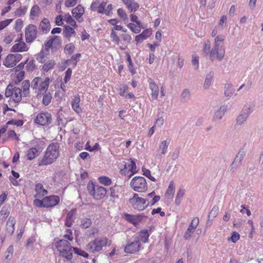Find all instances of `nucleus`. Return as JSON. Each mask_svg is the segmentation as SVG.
<instances>
[{
  "mask_svg": "<svg viewBox=\"0 0 263 263\" xmlns=\"http://www.w3.org/2000/svg\"><path fill=\"white\" fill-rule=\"evenodd\" d=\"M50 23L49 20L44 18L40 23L39 25V29L44 33H47L50 29Z\"/></svg>",
  "mask_w": 263,
  "mask_h": 263,
  "instance_id": "obj_18",
  "label": "nucleus"
},
{
  "mask_svg": "<svg viewBox=\"0 0 263 263\" xmlns=\"http://www.w3.org/2000/svg\"><path fill=\"white\" fill-rule=\"evenodd\" d=\"M76 34V32L72 27L69 26H66L64 27L63 35L64 36L68 39L69 41L72 36H75Z\"/></svg>",
  "mask_w": 263,
  "mask_h": 263,
  "instance_id": "obj_25",
  "label": "nucleus"
},
{
  "mask_svg": "<svg viewBox=\"0 0 263 263\" xmlns=\"http://www.w3.org/2000/svg\"><path fill=\"white\" fill-rule=\"evenodd\" d=\"M92 224L91 219L88 218H84L82 219L81 222V227L83 229H87L89 228Z\"/></svg>",
  "mask_w": 263,
  "mask_h": 263,
  "instance_id": "obj_38",
  "label": "nucleus"
},
{
  "mask_svg": "<svg viewBox=\"0 0 263 263\" xmlns=\"http://www.w3.org/2000/svg\"><path fill=\"white\" fill-rule=\"evenodd\" d=\"M35 68V61L33 60L30 61L26 66V68L29 71H32Z\"/></svg>",
  "mask_w": 263,
  "mask_h": 263,
  "instance_id": "obj_60",
  "label": "nucleus"
},
{
  "mask_svg": "<svg viewBox=\"0 0 263 263\" xmlns=\"http://www.w3.org/2000/svg\"><path fill=\"white\" fill-rule=\"evenodd\" d=\"M255 106V105L254 102H249L243 106L241 111L249 116V115L254 110Z\"/></svg>",
  "mask_w": 263,
  "mask_h": 263,
  "instance_id": "obj_26",
  "label": "nucleus"
},
{
  "mask_svg": "<svg viewBox=\"0 0 263 263\" xmlns=\"http://www.w3.org/2000/svg\"><path fill=\"white\" fill-rule=\"evenodd\" d=\"M15 220L13 217H10L6 223V228L7 232L11 234H13L14 231Z\"/></svg>",
  "mask_w": 263,
  "mask_h": 263,
  "instance_id": "obj_29",
  "label": "nucleus"
},
{
  "mask_svg": "<svg viewBox=\"0 0 263 263\" xmlns=\"http://www.w3.org/2000/svg\"><path fill=\"white\" fill-rule=\"evenodd\" d=\"M127 27L130 29V30L135 33H138L141 31L140 26H136L133 23H129L127 25Z\"/></svg>",
  "mask_w": 263,
  "mask_h": 263,
  "instance_id": "obj_48",
  "label": "nucleus"
},
{
  "mask_svg": "<svg viewBox=\"0 0 263 263\" xmlns=\"http://www.w3.org/2000/svg\"><path fill=\"white\" fill-rule=\"evenodd\" d=\"M76 213V210L75 209L71 210L67 213L66 218L69 220H73L74 221Z\"/></svg>",
  "mask_w": 263,
  "mask_h": 263,
  "instance_id": "obj_62",
  "label": "nucleus"
},
{
  "mask_svg": "<svg viewBox=\"0 0 263 263\" xmlns=\"http://www.w3.org/2000/svg\"><path fill=\"white\" fill-rule=\"evenodd\" d=\"M249 117L248 115L243 112L242 111H240V114L237 117L236 119V123L238 125H241L243 124Z\"/></svg>",
  "mask_w": 263,
  "mask_h": 263,
  "instance_id": "obj_31",
  "label": "nucleus"
},
{
  "mask_svg": "<svg viewBox=\"0 0 263 263\" xmlns=\"http://www.w3.org/2000/svg\"><path fill=\"white\" fill-rule=\"evenodd\" d=\"M13 86L10 84H9L6 88V90H5V96L7 97V98H8V97H11V96L13 95Z\"/></svg>",
  "mask_w": 263,
  "mask_h": 263,
  "instance_id": "obj_49",
  "label": "nucleus"
},
{
  "mask_svg": "<svg viewBox=\"0 0 263 263\" xmlns=\"http://www.w3.org/2000/svg\"><path fill=\"white\" fill-rule=\"evenodd\" d=\"M99 182L104 185L108 186L111 184V180L107 176H101L98 178Z\"/></svg>",
  "mask_w": 263,
  "mask_h": 263,
  "instance_id": "obj_39",
  "label": "nucleus"
},
{
  "mask_svg": "<svg viewBox=\"0 0 263 263\" xmlns=\"http://www.w3.org/2000/svg\"><path fill=\"white\" fill-rule=\"evenodd\" d=\"M37 27L33 24L29 25L25 29L26 41L28 43H31L36 37Z\"/></svg>",
  "mask_w": 263,
  "mask_h": 263,
  "instance_id": "obj_8",
  "label": "nucleus"
},
{
  "mask_svg": "<svg viewBox=\"0 0 263 263\" xmlns=\"http://www.w3.org/2000/svg\"><path fill=\"white\" fill-rule=\"evenodd\" d=\"M13 253V247L12 245H10L8 247L6 253L7 254L6 255V259H10L11 258V257L12 256Z\"/></svg>",
  "mask_w": 263,
  "mask_h": 263,
  "instance_id": "obj_54",
  "label": "nucleus"
},
{
  "mask_svg": "<svg viewBox=\"0 0 263 263\" xmlns=\"http://www.w3.org/2000/svg\"><path fill=\"white\" fill-rule=\"evenodd\" d=\"M224 49H221L214 46L210 52V58L211 61H214L216 58L219 61H221L224 57Z\"/></svg>",
  "mask_w": 263,
  "mask_h": 263,
  "instance_id": "obj_11",
  "label": "nucleus"
},
{
  "mask_svg": "<svg viewBox=\"0 0 263 263\" xmlns=\"http://www.w3.org/2000/svg\"><path fill=\"white\" fill-rule=\"evenodd\" d=\"M151 34V33L148 30H145L141 33L136 36L135 41H136L137 43H141L144 40H145Z\"/></svg>",
  "mask_w": 263,
  "mask_h": 263,
  "instance_id": "obj_28",
  "label": "nucleus"
},
{
  "mask_svg": "<svg viewBox=\"0 0 263 263\" xmlns=\"http://www.w3.org/2000/svg\"><path fill=\"white\" fill-rule=\"evenodd\" d=\"M38 150L36 148L33 147L30 148L27 152V158L31 160L38 156Z\"/></svg>",
  "mask_w": 263,
  "mask_h": 263,
  "instance_id": "obj_34",
  "label": "nucleus"
},
{
  "mask_svg": "<svg viewBox=\"0 0 263 263\" xmlns=\"http://www.w3.org/2000/svg\"><path fill=\"white\" fill-rule=\"evenodd\" d=\"M149 87L152 90V97L153 99L156 100L158 98L159 88L155 82L151 78L148 79Z\"/></svg>",
  "mask_w": 263,
  "mask_h": 263,
  "instance_id": "obj_16",
  "label": "nucleus"
},
{
  "mask_svg": "<svg viewBox=\"0 0 263 263\" xmlns=\"http://www.w3.org/2000/svg\"><path fill=\"white\" fill-rule=\"evenodd\" d=\"M84 13V8L81 5L78 6L72 10L73 16L79 22H81V21L79 20V19L81 17Z\"/></svg>",
  "mask_w": 263,
  "mask_h": 263,
  "instance_id": "obj_22",
  "label": "nucleus"
},
{
  "mask_svg": "<svg viewBox=\"0 0 263 263\" xmlns=\"http://www.w3.org/2000/svg\"><path fill=\"white\" fill-rule=\"evenodd\" d=\"M56 246L61 255L68 261H70L72 258V249L76 254L80 256L85 258L88 257V254L87 252L79 248L72 247L66 239L60 240L57 242Z\"/></svg>",
  "mask_w": 263,
  "mask_h": 263,
  "instance_id": "obj_1",
  "label": "nucleus"
},
{
  "mask_svg": "<svg viewBox=\"0 0 263 263\" xmlns=\"http://www.w3.org/2000/svg\"><path fill=\"white\" fill-rule=\"evenodd\" d=\"M129 203L134 209L138 211H142L147 207L145 200L139 197L137 193H134L133 197L129 199Z\"/></svg>",
  "mask_w": 263,
  "mask_h": 263,
  "instance_id": "obj_6",
  "label": "nucleus"
},
{
  "mask_svg": "<svg viewBox=\"0 0 263 263\" xmlns=\"http://www.w3.org/2000/svg\"><path fill=\"white\" fill-rule=\"evenodd\" d=\"M59 145L57 143L50 144L45 152L44 157L39 160V165H47L54 162L59 156Z\"/></svg>",
  "mask_w": 263,
  "mask_h": 263,
  "instance_id": "obj_2",
  "label": "nucleus"
},
{
  "mask_svg": "<svg viewBox=\"0 0 263 263\" xmlns=\"http://www.w3.org/2000/svg\"><path fill=\"white\" fill-rule=\"evenodd\" d=\"M228 110V105L223 104L221 105L215 112L212 120L213 121H218L221 120L224 117L226 112Z\"/></svg>",
  "mask_w": 263,
  "mask_h": 263,
  "instance_id": "obj_13",
  "label": "nucleus"
},
{
  "mask_svg": "<svg viewBox=\"0 0 263 263\" xmlns=\"http://www.w3.org/2000/svg\"><path fill=\"white\" fill-rule=\"evenodd\" d=\"M41 79L40 78H35L31 82V86L33 89H36L39 87V83L40 82Z\"/></svg>",
  "mask_w": 263,
  "mask_h": 263,
  "instance_id": "obj_64",
  "label": "nucleus"
},
{
  "mask_svg": "<svg viewBox=\"0 0 263 263\" xmlns=\"http://www.w3.org/2000/svg\"><path fill=\"white\" fill-rule=\"evenodd\" d=\"M224 41V37L223 36L219 35H217L215 39L214 46L216 47H218L222 49V46L221 44H222Z\"/></svg>",
  "mask_w": 263,
  "mask_h": 263,
  "instance_id": "obj_41",
  "label": "nucleus"
},
{
  "mask_svg": "<svg viewBox=\"0 0 263 263\" xmlns=\"http://www.w3.org/2000/svg\"><path fill=\"white\" fill-rule=\"evenodd\" d=\"M35 187V191L36 192L40 193L42 191L44 195L47 194V191L44 189L43 185L41 183L36 184Z\"/></svg>",
  "mask_w": 263,
  "mask_h": 263,
  "instance_id": "obj_57",
  "label": "nucleus"
},
{
  "mask_svg": "<svg viewBox=\"0 0 263 263\" xmlns=\"http://www.w3.org/2000/svg\"><path fill=\"white\" fill-rule=\"evenodd\" d=\"M130 12L136 11L139 7V4L134 0H122Z\"/></svg>",
  "mask_w": 263,
  "mask_h": 263,
  "instance_id": "obj_17",
  "label": "nucleus"
},
{
  "mask_svg": "<svg viewBox=\"0 0 263 263\" xmlns=\"http://www.w3.org/2000/svg\"><path fill=\"white\" fill-rule=\"evenodd\" d=\"M175 193V187L173 181H171L166 190V195L173 196Z\"/></svg>",
  "mask_w": 263,
  "mask_h": 263,
  "instance_id": "obj_50",
  "label": "nucleus"
},
{
  "mask_svg": "<svg viewBox=\"0 0 263 263\" xmlns=\"http://www.w3.org/2000/svg\"><path fill=\"white\" fill-rule=\"evenodd\" d=\"M234 90L231 84H226L224 86V95L231 97L234 93Z\"/></svg>",
  "mask_w": 263,
  "mask_h": 263,
  "instance_id": "obj_37",
  "label": "nucleus"
},
{
  "mask_svg": "<svg viewBox=\"0 0 263 263\" xmlns=\"http://www.w3.org/2000/svg\"><path fill=\"white\" fill-rule=\"evenodd\" d=\"M246 154V151L245 149L243 147L241 148L231 165V170H235L240 166Z\"/></svg>",
  "mask_w": 263,
  "mask_h": 263,
  "instance_id": "obj_9",
  "label": "nucleus"
},
{
  "mask_svg": "<svg viewBox=\"0 0 263 263\" xmlns=\"http://www.w3.org/2000/svg\"><path fill=\"white\" fill-rule=\"evenodd\" d=\"M213 77H214L213 71H210L209 73L206 74L204 81V83L203 85V88L204 89H207L210 87V86L212 84Z\"/></svg>",
  "mask_w": 263,
  "mask_h": 263,
  "instance_id": "obj_24",
  "label": "nucleus"
},
{
  "mask_svg": "<svg viewBox=\"0 0 263 263\" xmlns=\"http://www.w3.org/2000/svg\"><path fill=\"white\" fill-rule=\"evenodd\" d=\"M53 47L52 48V50L54 48L58 49L60 48L61 46V37L59 36H53Z\"/></svg>",
  "mask_w": 263,
  "mask_h": 263,
  "instance_id": "obj_42",
  "label": "nucleus"
},
{
  "mask_svg": "<svg viewBox=\"0 0 263 263\" xmlns=\"http://www.w3.org/2000/svg\"><path fill=\"white\" fill-rule=\"evenodd\" d=\"M28 48L26 44L23 42H20L14 45L11 49V52H23L27 51Z\"/></svg>",
  "mask_w": 263,
  "mask_h": 263,
  "instance_id": "obj_20",
  "label": "nucleus"
},
{
  "mask_svg": "<svg viewBox=\"0 0 263 263\" xmlns=\"http://www.w3.org/2000/svg\"><path fill=\"white\" fill-rule=\"evenodd\" d=\"M106 237H98L89 242L86 246V250L91 253H95L102 250L103 247L107 245Z\"/></svg>",
  "mask_w": 263,
  "mask_h": 263,
  "instance_id": "obj_3",
  "label": "nucleus"
},
{
  "mask_svg": "<svg viewBox=\"0 0 263 263\" xmlns=\"http://www.w3.org/2000/svg\"><path fill=\"white\" fill-rule=\"evenodd\" d=\"M60 202V198L58 196L52 195L44 198V208H51Z\"/></svg>",
  "mask_w": 263,
  "mask_h": 263,
  "instance_id": "obj_14",
  "label": "nucleus"
},
{
  "mask_svg": "<svg viewBox=\"0 0 263 263\" xmlns=\"http://www.w3.org/2000/svg\"><path fill=\"white\" fill-rule=\"evenodd\" d=\"M127 171L131 172L130 174L128 176V178H130L134 174L137 172L136 163L132 159L128 160L125 162L124 168L121 171L122 174H125V172Z\"/></svg>",
  "mask_w": 263,
  "mask_h": 263,
  "instance_id": "obj_12",
  "label": "nucleus"
},
{
  "mask_svg": "<svg viewBox=\"0 0 263 263\" xmlns=\"http://www.w3.org/2000/svg\"><path fill=\"white\" fill-rule=\"evenodd\" d=\"M160 197L155 195V192H152L146 195V198L144 199L146 201L147 206L154 205L156 202L159 201Z\"/></svg>",
  "mask_w": 263,
  "mask_h": 263,
  "instance_id": "obj_15",
  "label": "nucleus"
},
{
  "mask_svg": "<svg viewBox=\"0 0 263 263\" xmlns=\"http://www.w3.org/2000/svg\"><path fill=\"white\" fill-rule=\"evenodd\" d=\"M49 85V78H46L45 80L42 82L39 87V90L41 92L42 91H46L48 89Z\"/></svg>",
  "mask_w": 263,
  "mask_h": 263,
  "instance_id": "obj_35",
  "label": "nucleus"
},
{
  "mask_svg": "<svg viewBox=\"0 0 263 263\" xmlns=\"http://www.w3.org/2000/svg\"><path fill=\"white\" fill-rule=\"evenodd\" d=\"M130 185L134 191L139 193L145 192L148 189L145 179L140 176L134 177L130 181Z\"/></svg>",
  "mask_w": 263,
  "mask_h": 263,
  "instance_id": "obj_5",
  "label": "nucleus"
},
{
  "mask_svg": "<svg viewBox=\"0 0 263 263\" xmlns=\"http://www.w3.org/2000/svg\"><path fill=\"white\" fill-rule=\"evenodd\" d=\"M72 74V70L70 68H68L65 72V76L64 77V83L66 84L70 80Z\"/></svg>",
  "mask_w": 263,
  "mask_h": 263,
  "instance_id": "obj_63",
  "label": "nucleus"
},
{
  "mask_svg": "<svg viewBox=\"0 0 263 263\" xmlns=\"http://www.w3.org/2000/svg\"><path fill=\"white\" fill-rule=\"evenodd\" d=\"M190 91L189 89H185L183 90L181 95V100L182 102H187L190 99Z\"/></svg>",
  "mask_w": 263,
  "mask_h": 263,
  "instance_id": "obj_40",
  "label": "nucleus"
},
{
  "mask_svg": "<svg viewBox=\"0 0 263 263\" xmlns=\"http://www.w3.org/2000/svg\"><path fill=\"white\" fill-rule=\"evenodd\" d=\"M218 212V206L217 205H214L209 214V218H211V220H213L217 215Z\"/></svg>",
  "mask_w": 263,
  "mask_h": 263,
  "instance_id": "obj_44",
  "label": "nucleus"
},
{
  "mask_svg": "<svg viewBox=\"0 0 263 263\" xmlns=\"http://www.w3.org/2000/svg\"><path fill=\"white\" fill-rule=\"evenodd\" d=\"M89 194L96 200H101L106 195V190L105 187L99 185H96L93 182H89L87 185Z\"/></svg>",
  "mask_w": 263,
  "mask_h": 263,
  "instance_id": "obj_4",
  "label": "nucleus"
},
{
  "mask_svg": "<svg viewBox=\"0 0 263 263\" xmlns=\"http://www.w3.org/2000/svg\"><path fill=\"white\" fill-rule=\"evenodd\" d=\"M40 12V9L37 5H34L30 11V16L33 17H36L39 15Z\"/></svg>",
  "mask_w": 263,
  "mask_h": 263,
  "instance_id": "obj_45",
  "label": "nucleus"
},
{
  "mask_svg": "<svg viewBox=\"0 0 263 263\" xmlns=\"http://www.w3.org/2000/svg\"><path fill=\"white\" fill-rule=\"evenodd\" d=\"M80 102V97L79 96H77L74 97L71 102V105L73 109L78 114L81 112L82 111L81 108L79 106Z\"/></svg>",
  "mask_w": 263,
  "mask_h": 263,
  "instance_id": "obj_27",
  "label": "nucleus"
},
{
  "mask_svg": "<svg viewBox=\"0 0 263 263\" xmlns=\"http://www.w3.org/2000/svg\"><path fill=\"white\" fill-rule=\"evenodd\" d=\"M199 218L198 217H195L192 220L188 228H191V229H193L194 230H195L196 228H197V226L199 224Z\"/></svg>",
  "mask_w": 263,
  "mask_h": 263,
  "instance_id": "obj_51",
  "label": "nucleus"
},
{
  "mask_svg": "<svg viewBox=\"0 0 263 263\" xmlns=\"http://www.w3.org/2000/svg\"><path fill=\"white\" fill-rule=\"evenodd\" d=\"M240 235L238 233L234 232L232 234V236L230 238H228V240H231L233 243H235L237 240L239 239Z\"/></svg>",
  "mask_w": 263,
  "mask_h": 263,
  "instance_id": "obj_56",
  "label": "nucleus"
},
{
  "mask_svg": "<svg viewBox=\"0 0 263 263\" xmlns=\"http://www.w3.org/2000/svg\"><path fill=\"white\" fill-rule=\"evenodd\" d=\"M12 21V19H7L5 21L0 22V30H3Z\"/></svg>",
  "mask_w": 263,
  "mask_h": 263,
  "instance_id": "obj_59",
  "label": "nucleus"
},
{
  "mask_svg": "<svg viewBox=\"0 0 263 263\" xmlns=\"http://www.w3.org/2000/svg\"><path fill=\"white\" fill-rule=\"evenodd\" d=\"M65 20L67 23H68L73 27L76 28L78 27L76 21L72 18L71 16L69 14L65 15Z\"/></svg>",
  "mask_w": 263,
  "mask_h": 263,
  "instance_id": "obj_43",
  "label": "nucleus"
},
{
  "mask_svg": "<svg viewBox=\"0 0 263 263\" xmlns=\"http://www.w3.org/2000/svg\"><path fill=\"white\" fill-rule=\"evenodd\" d=\"M52 117L47 111L39 113L34 119V122L42 126L48 125L51 123Z\"/></svg>",
  "mask_w": 263,
  "mask_h": 263,
  "instance_id": "obj_7",
  "label": "nucleus"
},
{
  "mask_svg": "<svg viewBox=\"0 0 263 263\" xmlns=\"http://www.w3.org/2000/svg\"><path fill=\"white\" fill-rule=\"evenodd\" d=\"M51 100V95L49 92H46L43 96L42 102L47 106L49 104Z\"/></svg>",
  "mask_w": 263,
  "mask_h": 263,
  "instance_id": "obj_46",
  "label": "nucleus"
},
{
  "mask_svg": "<svg viewBox=\"0 0 263 263\" xmlns=\"http://www.w3.org/2000/svg\"><path fill=\"white\" fill-rule=\"evenodd\" d=\"M168 144L169 143L167 142L166 140H163L160 143L158 149L159 155L160 156L166 153Z\"/></svg>",
  "mask_w": 263,
  "mask_h": 263,
  "instance_id": "obj_30",
  "label": "nucleus"
},
{
  "mask_svg": "<svg viewBox=\"0 0 263 263\" xmlns=\"http://www.w3.org/2000/svg\"><path fill=\"white\" fill-rule=\"evenodd\" d=\"M23 27V21L21 19H17L15 23V29L17 32H20Z\"/></svg>",
  "mask_w": 263,
  "mask_h": 263,
  "instance_id": "obj_58",
  "label": "nucleus"
},
{
  "mask_svg": "<svg viewBox=\"0 0 263 263\" xmlns=\"http://www.w3.org/2000/svg\"><path fill=\"white\" fill-rule=\"evenodd\" d=\"M149 234L147 230H143L139 232V235L135 238L139 240V242L147 243L148 242Z\"/></svg>",
  "mask_w": 263,
  "mask_h": 263,
  "instance_id": "obj_21",
  "label": "nucleus"
},
{
  "mask_svg": "<svg viewBox=\"0 0 263 263\" xmlns=\"http://www.w3.org/2000/svg\"><path fill=\"white\" fill-rule=\"evenodd\" d=\"M3 64L7 68H12L16 65L12 54H8L3 62Z\"/></svg>",
  "mask_w": 263,
  "mask_h": 263,
  "instance_id": "obj_23",
  "label": "nucleus"
},
{
  "mask_svg": "<svg viewBox=\"0 0 263 263\" xmlns=\"http://www.w3.org/2000/svg\"><path fill=\"white\" fill-rule=\"evenodd\" d=\"M74 49V45L72 43H70L65 46L64 51L66 53L71 54L73 52Z\"/></svg>",
  "mask_w": 263,
  "mask_h": 263,
  "instance_id": "obj_47",
  "label": "nucleus"
},
{
  "mask_svg": "<svg viewBox=\"0 0 263 263\" xmlns=\"http://www.w3.org/2000/svg\"><path fill=\"white\" fill-rule=\"evenodd\" d=\"M143 174L148 178L151 180L153 181H155V178L152 176L151 174V171L149 170L142 168Z\"/></svg>",
  "mask_w": 263,
  "mask_h": 263,
  "instance_id": "obj_55",
  "label": "nucleus"
},
{
  "mask_svg": "<svg viewBox=\"0 0 263 263\" xmlns=\"http://www.w3.org/2000/svg\"><path fill=\"white\" fill-rule=\"evenodd\" d=\"M184 195V190L182 189H180L177 193V195L175 199V204L177 205H178L180 204Z\"/></svg>",
  "mask_w": 263,
  "mask_h": 263,
  "instance_id": "obj_36",
  "label": "nucleus"
},
{
  "mask_svg": "<svg viewBox=\"0 0 263 263\" xmlns=\"http://www.w3.org/2000/svg\"><path fill=\"white\" fill-rule=\"evenodd\" d=\"M55 65V61L54 60H49L46 62L44 65L43 66L42 70L45 72H48L49 70L52 69L54 68Z\"/></svg>",
  "mask_w": 263,
  "mask_h": 263,
  "instance_id": "obj_32",
  "label": "nucleus"
},
{
  "mask_svg": "<svg viewBox=\"0 0 263 263\" xmlns=\"http://www.w3.org/2000/svg\"><path fill=\"white\" fill-rule=\"evenodd\" d=\"M110 37H111L112 42H114V43H115L117 44H119V42H120V39L115 31L111 30V32L110 33Z\"/></svg>",
  "mask_w": 263,
  "mask_h": 263,
  "instance_id": "obj_53",
  "label": "nucleus"
},
{
  "mask_svg": "<svg viewBox=\"0 0 263 263\" xmlns=\"http://www.w3.org/2000/svg\"><path fill=\"white\" fill-rule=\"evenodd\" d=\"M30 82L29 80H25L22 83L23 97H27L29 94Z\"/></svg>",
  "mask_w": 263,
  "mask_h": 263,
  "instance_id": "obj_33",
  "label": "nucleus"
},
{
  "mask_svg": "<svg viewBox=\"0 0 263 263\" xmlns=\"http://www.w3.org/2000/svg\"><path fill=\"white\" fill-rule=\"evenodd\" d=\"M194 232L195 230L188 228L184 235V238L185 240H188L190 238L191 235L194 233Z\"/></svg>",
  "mask_w": 263,
  "mask_h": 263,
  "instance_id": "obj_61",
  "label": "nucleus"
},
{
  "mask_svg": "<svg viewBox=\"0 0 263 263\" xmlns=\"http://www.w3.org/2000/svg\"><path fill=\"white\" fill-rule=\"evenodd\" d=\"M36 60L39 63H41L45 62V56L43 50H42L40 52L37 54Z\"/></svg>",
  "mask_w": 263,
  "mask_h": 263,
  "instance_id": "obj_52",
  "label": "nucleus"
},
{
  "mask_svg": "<svg viewBox=\"0 0 263 263\" xmlns=\"http://www.w3.org/2000/svg\"><path fill=\"white\" fill-rule=\"evenodd\" d=\"M23 97V94L21 89L18 87H14L13 91V95L11 96V98L15 103H18L21 101L22 97Z\"/></svg>",
  "mask_w": 263,
  "mask_h": 263,
  "instance_id": "obj_19",
  "label": "nucleus"
},
{
  "mask_svg": "<svg viewBox=\"0 0 263 263\" xmlns=\"http://www.w3.org/2000/svg\"><path fill=\"white\" fill-rule=\"evenodd\" d=\"M141 243L139 240H137L135 238L133 242L128 243L125 248L124 252L126 253L133 254L138 252L140 250Z\"/></svg>",
  "mask_w": 263,
  "mask_h": 263,
  "instance_id": "obj_10",
  "label": "nucleus"
}]
</instances>
